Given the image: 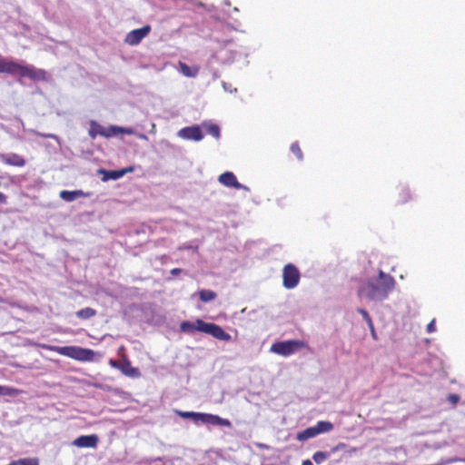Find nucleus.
Here are the masks:
<instances>
[{
	"label": "nucleus",
	"mask_w": 465,
	"mask_h": 465,
	"mask_svg": "<svg viewBox=\"0 0 465 465\" xmlns=\"http://www.w3.org/2000/svg\"><path fill=\"white\" fill-rule=\"evenodd\" d=\"M394 278L380 270L377 277L370 278L358 290L359 296H366L371 301H383L395 287Z\"/></svg>",
	"instance_id": "1"
},
{
	"label": "nucleus",
	"mask_w": 465,
	"mask_h": 465,
	"mask_svg": "<svg viewBox=\"0 0 465 465\" xmlns=\"http://www.w3.org/2000/svg\"><path fill=\"white\" fill-rule=\"evenodd\" d=\"M1 74L20 78H29L34 82H47V72L45 69L36 68L33 64H23L15 60L4 57L3 64L0 65Z\"/></svg>",
	"instance_id": "2"
},
{
	"label": "nucleus",
	"mask_w": 465,
	"mask_h": 465,
	"mask_svg": "<svg viewBox=\"0 0 465 465\" xmlns=\"http://www.w3.org/2000/svg\"><path fill=\"white\" fill-rule=\"evenodd\" d=\"M174 413L183 419L192 420L196 426L200 425H213L221 427H232V422L228 419H224L216 414L198 412V411H185L180 410H173Z\"/></svg>",
	"instance_id": "3"
},
{
	"label": "nucleus",
	"mask_w": 465,
	"mask_h": 465,
	"mask_svg": "<svg viewBox=\"0 0 465 465\" xmlns=\"http://www.w3.org/2000/svg\"><path fill=\"white\" fill-rule=\"evenodd\" d=\"M61 355L69 357L79 361H93L96 352L89 348L68 345L51 348Z\"/></svg>",
	"instance_id": "4"
},
{
	"label": "nucleus",
	"mask_w": 465,
	"mask_h": 465,
	"mask_svg": "<svg viewBox=\"0 0 465 465\" xmlns=\"http://www.w3.org/2000/svg\"><path fill=\"white\" fill-rule=\"evenodd\" d=\"M302 348H309V346L304 341L293 339L275 341L271 346L270 351L275 354L287 357Z\"/></svg>",
	"instance_id": "5"
},
{
	"label": "nucleus",
	"mask_w": 465,
	"mask_h": 465,
	"mask_svg": "<svg viewBox=\"0 0 465 465\" xmlns=\"http://www.w3.org/2000/svg\"><path fill=\"white\" fill-rule=\"evenodd\" d=\"M333 429V424L329 420H319L314 426L308 427L296 435V440L299 441H305L312 439L319 434L326 433Z\"/></svg>",
	"instance_id": "6"
},
{
	"label": "nucleus",
	"mask_w": 465,
	"mask_h": 465,
	"mask_svg": "<svg viewBox=\"0 0 465 465\" xmlns=\"http://www.w3.org/2000/svg\"><path fill=\"white\" fill-rule=\"evenodd\" d=\"M301 280V272L293 263H287L282 269V286L287 290H292L298 286Z\"/></svg>",
	"instance_id": "7"
},
{
	"label": "nucleus",
	"mask_w": 465,
	"mask_h": 465,
	"mask_svg": "<svg viewBox=\"0 0 465 465\" xmlns=\"http://www.w3.org/2000/svg\"><path fill=\"white\" fill-rule=\"evenodd\" d=\"M109 365L112 368L119 370L126 377L137 379L142 376L140 369L133 367L127 356H124L122 361L110 359Z\"/></svg>",
	"instance_id": "8"
},
{
	"label": "nucleus",
	"mask_w": 465,
	"mask_h": 465,
	"mask_svg": "<svg viewBox=\"0 0 465 465\" xmlns=\"http://www.w3.org/2000/svg\"><path fill=\"white\" fill-rule=\"evenodd\" d=\"M342 450L344 453H351L357 451V448H351L348 444L344 442H339L336 446L331 448L328 451H316L312 455V460L316 464H321L327 459H329L332 454Z\"/></svg>",
	"instance_id": "9"
},
{
	"label": "nucleus",
	"mask_w": 465,
	"mask_h": 465,
	"mask_svg": "<svg viewBox=\"0 0 465 465\" xmlns=\"http://www.w3.org/2000/svg\"><path fill=\"white\" fill-rule=\"evenodd\" d=\"M200 328L203 329V333L209 334L219 341H232V336L216 323L205 322L204 323L201 324Z\"/></svg>",
	"instance_id": "10"
},
{
	"label": "nucleus",
	"mask_w": 465,
	"mask_h": 465,
	"mask_svg": "<svg viewBox=\"0 0 465 465\" xmlns=\"http://www.w3.org/2000/svg\"><path fill=\"white\" fill-rule=\"evenodd\" d=\"M151 30L152 27L150 25H145L143 27L134 29L127 34L124 41L130 45H137L150 34Z\"/></svg>",
	"instance_id": "11"
},
{
	"label": "nucleus",
	"mask_w": 465,
	"mask_h": 465,
	"mask_svg": "<svg viewBox=\"0 0 465 465\" xmlns=\"http://www.w3.org/2000/svg\"><path fill=\"white\" fill-rule=\"evenodd\" d=\"M177 134L179 137H181L183 139L195 141V142H199V141L203 140V138L204 137V134L203 133L201 126H199L197 124L191 125V126H185V127L182 128L181 130H179Z\"/></svg>",
	"instance_id": "12"
},
{
	"label": "nucleus",
	"mask_w": 465,
	"mask_h": 465,
	"mask_svg": "<svg viewBox=\"0 0 465 465\" xmlns=\"http://www.w3.org/2000/svg\"><path fill=\"white\" fill-rule=\"evenodd\" d=\"M145 317V322L149 325L162 326L166 322V317L158 312L152 307L143 309Z\"/></svg>",
	"instance_id": "13"
},
{
	"label": "nucleus",
	"mask_w": 465,
	"mask_h": 465,
	"mask_svg": "<svg viewBox=\"0 0 465 465\" xmlns=\"http://www.w3.org/2000/svg\"><path fill=\"white\" fill-rule=\"evenodd\" d=\"M98 443L97 434L81 435L73 441V445L77 448H96Z\"/></svg>",
	"instance_id": "14"
},
{
	"label": "nucleus",
	"mask_w": 465,
	"mask_h": 465,
	"mask_svg": "<svg viewBox=\"0 0 465 465\" xmlns=\"http://www.w3.org/2000/svg\"><path fill=\"white\" fill-rule=\"evenodd\" d=\"M238 52L235 50L221 49L219 52L213 54L212 58L223 64H230L234 62Z\"/></svg>",
	"instance_id": "15"
},
{
	"label": "nucleus",
	"mask_w": 465,
	"mask_h": 465,
	"mask_svg": "<svg viewBox=\"0 0 465 465\" xmlns=\"http://www.w3.org/2000/svg\"><path fill=\"white\" fill-rule=\"evenodd\" d=\"M218 181L223 185L228 188L241 187L235 174L232 172L226 171L219 175Z\"/></svg>",
	"instance_id": "16"
},
{
	"label": "nucleus",
	"mask_w": 465,
	"mask_h": 465,
	"mask_svg": "<svg viewBox=\"0 0 465 465\" xmlns=\"http://www.w3.org/2000/svg\"><path fill=\"white\" fill-rule=\"evenodd\" d=\"M205 322L201 319H197L194 322H192L190 321H183L180 323V331L182 332L186 333H193L194 331L203 332V329L200 328L201 324L204 323Z\"/></svg>",
	"instance_id": "17"
},
{
	"label": "nucleus",
	"mask_w": 465,
	"mask_h": 465,
	"mask_svg": "<svg viewBox=\"0 0 465 465\" xmlns=\"http://www.w3.org/2000/svg\"><path fill=\"white\" fill-rule=\"evenodd\" d=\"M59 196L64 202L71 203L79 197L90 196V193H84L82 190H74V191L63 190L60 192Z\"/></svg>",
	"instance_id": "18"
},
{
	"label": "nucleus",
	"mask_w": 465,
	"mask_h": 465,
	"mask_svg": "<svg viewBox=\"0 0 465 465\" xmlns=\"http://www.w3.org/2000/svg\"><path fill=\"white\" fill-rule=\"evenodd\" d=\"M97 174L102 175L101 180L104 183L109 182V181H117L121 179V174L119 172V169L115 170H107L104 168H99L97 170Z\"/></svg>",
	"instance_id": "19"
},
{
	"label": "nucleus",
	"mask_w": 465,
	"mask_h": 465,
	"mask_svg": "<svg viewBox=\"0 0 465 465\" xmlns=\"http://www.w3.org/2000/svg\"><path fill=\"white\" fill-rule=\"evenodd\" d=\"M2 157L6 164L12 166L22 167L25 164V160L16 153L3 154Z\"/></svg>",
	"instance_id": "20"
},
{
	"label": "nucleus",
	"mask_w": 465,
	"mask_h": 465,
	"mask_svg": "<svg viewBox=\"0 0 465 465\" xmlns=\"http://www.w3.org/2000/svg\"><path fill=\"white\" fill-rule=\"evenodd\" d=\"M89 124L90 128L88 131V134L92 139H94L97 135H101L104 137L105 127L101 125L95 120H90Z\"/></svg>",
	"instance_id": "21"
},
{
	"label": "nucleus",
	"mask_w": 465,
	"mask_h": 465,
	"mask_svg": "<svg viewBox=\"0 0 465 465\" xmlns=\"http://www.w3.org/2000/svg\"><path fill=\"white\" fill-rule=\"evenodd\" d=\"M198 295H199L200 301L203 302H205V303L215 300L217 297V293L214 291L209 290V289L200 290L198 292Z\"/></svg>",
	"instance_id": "22"
},
{
	"label": "nucleus",
	"mask_w": 465,
	"mask_h": 465,
	"mask_svg": "<svg viewBox=\"0 0 465 465\" xmlns=\"http://www.w3.org/2000/svg\"><path fill=\"white\" fill-rule=\"evenodd\" d=\"M358 311L362 315L363 319L366 321L367 326L370 328L371 337L373 338V340L377 341L378 336L375 331L374 324L372 322V320H371L369 312L365 309H359Z\"/></svg>",
	"instance_id": "23"
},
{
	"label": "nucleus",
	"mask_w": 465,
	"mask_h": 465,
	"mask_svg": "<svg viewBox=\"0 0 465 465\" xmlns=\"http://www.w3.org/2000/svg\"><path fill=\"white\" fill-rule=\"evenodd\" d=\"M181 73L187 77H195L199 69L195 66H190L185 63H179Z\"/></svg>",
	"instance_id": "24"
},
{
	"label": "nucleus",
	"mask_w": 465,
	"mask_h": 465,
	"mask_svg": "<svg viewBox=\"0 0 465 465\" xmlns=\"http://www.w3.org/2000/svg\"><path fill=\"white\" fill-rule=\"evenodd\" d=\"M97 313L96 310L91 308V307H85L76 312V316L79 319L87 320L91 317L95 316Z\"/></svg>",
	"instance_id": "25"
},
{
	"label": "nucleus",
	"mask_w": 465,
	"mask_h": 465,
	"mask_svg": "<svg viewBox=\"0 0 465 465\" xmlns=\"http://www.w3.org/2000/svg\"><path fill=\"white\" fill-rule=\"evenodd\" d=\"M206 133L212 136H213L215 139L221 138V128L216 124H210L206 126Z\"/></svg>",
	"instance_id": "26"
},
{
	"label": "nucleus",
	"mask_w": 465,
	"mask_h": 465,
	"mask_svg": "<svg viewBox=\"0 0 465 465\" xmlns=\"http://www.w3.org/2000/svg\"><path fill=\"white\" fill-rule=\"evenodd\" d=\"M9 465H39V461L36 458H23L12 461Z\"/></svg>",
	"instance_id": "27"
},
{
	"label": "nucleus",
	"mask_w": 465,
	"mask_h": 465,
	"mask_svg": "<svg viewBox=\"0 0 465 465\" xmlns=\"http://www.w3.org/2000/svg\"><path fill=\"white\" fill-rule=\"evenodd\" d=\"M290 150L297 157L299 161L303 160V153L298 142H293L291 144Z\"/></svg>",
	"instance_id": "28"
},
{
	"label": "nucleus",
	"mask_w": 465,
	"mask_h": 465,
	"mask_svg": "<svg viewBox=\"0 0 465 465\" xmlns=\"http://www.w3.org/2000/svg\"><path fill=\"white\" fill-rule=\"evenodd\" d=\"M119 134V126L118 125H109L105 128L104 137L111 138Z\"/></svg>",
	"instance_id": "29"
},
{
	"label": "nucleus",
	"mask_w": 465,
	"mask_h": 465,
	"mask_svg": "<svg viewBox=\"0 0 465 465\" xmlns=\"http://www.w3.org/2000/svg\"><path fill=\"white\" fill-rule=\"evenodd\" d=\"M400 196H401V203H407L409 200L411 199V190L408 186L404 185L401 187V192L400 193Z\"/></svg>",
	"instance_id": "30"
},
{
	"label": "nucleus",
	"mask_w": 465,
	"mask_h": 465,
	"mask_svg": "<svg viewBox=\"0 0 465 465\" xmlns=\"http://www.w3.org/2000/svg\"><path fill=\"white\" fill-rule=\"evenodd\" d=\"M163 457H156V458L144 457V458L141 459V460L138 463L139 464L151 465L153 462L163 461Z\"/></svg>",
	"instance_id": "31"
},
{
	"label": "nucleus",
	"mask_w": 465,
	"mask_h": 465,
	"mask_svg": "<svg viewBox=\"0 0 465 465\" xmlns=\"http://www.w3.org/2000/svg\"><path fill=\"white\" fill-rule=\"evenodd\" d=\"M447 401L452 404V405H456L460 401V396L459 394H456V393H450L447 397Z\"/></svg>",
	"instance_id": "32"
},
{
	"label": "nucleus",
	"mask_w": 465,
	"mask_h": 465,
	"mask_svg": "<svg viewBox=\"0 0 465 465\" xmlns=\"http://www.w3.org/2000/svg\"><path fill=\"white\" fill-rule=\"evenodd\" d=\"M181 273H183L184 275H188V272L183 269H181V268H173L170 271V274L173 277L178 276Z\"/></svg>",
	"instance_id": "33"
},
{
	"label": "nucleus",
	"mask_w": 465,
	"mask_h": 465,
	"mask_svg": "<svg viewBox=\"0 0 465 465\" xmlns=\"http://www.w3.org/2000/svg\"><path fill=\"white\" fill-rule=\"evenodd\" d=\"M134 131L131 127L119 126V134H134Z\"/></svg>",
	"instance_id": "34"
},
{
	"label": "nucleus",
	"mask_w": 465,
	"mask_h": 465,
	"mask_svg": "<svg viewBox=\"0 0 465 465\" xmlns=\"http://www.w3.org/2000/svg\"><path fill=\"white\" fill-rule=\"evenodd\" d=\"M134 171V166H127L125 168L119 169L121 177H124L125 174L129 173H133Z\"/></svg>",
	"instance_id": "35"
},
{
	"label": "nucleus",
	"mask_w": 465,
	"mask_h": 465,
	"mask_svg": "<svg viewBox=\"0 0 465 465\" xmlns=\"http://www.w3.org/2000/svg\"><path fill=\"white\" fill-rule=\"evenodd\" d=\"M12 389L7 386L0 385V395H11Z\"/></svg>",
	"instance_id": "36"
},
{
	"label": "nucleus",
	"mask_w": 465,
	"mask_h": 465,
	"mask_svg": "<svg viewBox=\"0 0 465 465\" xmlns=\"http://www.w3.org/2000/svg\"><path fill=\"white\" fill-rule=\"evenodd\" d=\"M435 330H436L435 319H433L430 322L428 323V325L426 327V331L428 333H431V332L435 331Z\"/></svg>",
	"instance_id": "37"
},
{
	"label": "nucleus",
	"mask_w": 465,
	"mask_h": 465,
	"mask_svg": "<svg viewBox=\"0 0 465 465\" xmlns=\"http://www.w3.org/2000/svg\"><path fill=\"white\" fill-rule=\"evenodd\" d=\"M97 387H98L99 390H102L104 391H113L112 386H110L108 384H105V383H103L101 385H97Z\"/></svg>",
	"instance_id": "38"
},
{
	"label": "nucleus",
	"mask_w": 465,
	"mask_h": 465,
	"mask_svg": "<svg viewBox=\"0 0 465 465\" xmlns=\"http://www.w3.org/2000/svg\"><path fill=\"white\" fill-rule=\"evenodd\" d=\"M38 135L42 136V137H48V138H53L54 140H59V136L56 135V134H40V133H37Z\"/></svg>",
	"instance_id": "39"
},
{
	"label": "nucleus",
	"mask_w": 465,
	"mask_h": 465,
	"mask_svg": "<svg viewBox=\"0 0 465 465\" xmlns=\"http://www.w3.org/2000/svg\"><path fill=\"white\" fill-rule=\"evenodd\" d=\"M7 203V195L0 192V204H6Z\"/></svg>",
	"instance_id": "40"
},
{
	"label": "nucleus",
	"mask_w": 465,
	"mask_h": 465,
	"mask_svg": "<svg viewBox=\"0 0 465 465\" xmlns=\"http://www.w3.org/2000/svg\"><path fill=\"white\" fill-rule=\"evenodd\" d=\"M103 384L102 382H99L97 381H89L87 382V385L90 386V387H94L95 389H98L97 385H101Z\"/></svg>",
	"instance_id": "41"
},
{
	"label": "nucleus",
	"mask_w": 465,
	"mask_h": 465,
	"mask_svg": "<svg viewBox=\"0 0 465 465\" xmlns=\"http://www.w3.org/2000/svg\"><path fill=\"white\" fill-rule=\"evenodd\" d=\"M223 88H224V90H225V91H230V92H232V90L230 89V88H231V86H232V85H231V84H228V83H226V82H223Z\"/></svg>",
	"instance_id": "42"
},
{
	"label": "nucleus",
	"mask_w": 465,
	"mask_h": 465,
	"mask_svg": "<svg viewBox=\"0 0 465 465\" xmlns=\"http://www.w3.org/2000/svg\"><path fill=\"white\" fill-rule=\"evenodd\" d=\"M137 137L142 140H148V136L145 134H138Z\"/></svg>",
	"instance_id": "43"
},
{
	"label": "nucleus",
	"mask_w": 465,
	"mask_h": 465,
	"mask_svg": "<svg viewBox=\"0 0 465 465\" xmlns=\"http://www.w3.org/2000/svg\"><path fill=\"white\" fill-rule=\"evenodd\" d=\"M240 186L241 187H235L234 189H242V190H245V191H250V188L242 183H240Z\"/></svg>",
	"instance_id": "44"
},
{
	"label": "nucleus",
	"mask_w": 465,
	"mask_h": 465,
	"mask_svg": "<svg viewBox=\"0 0 465 465\" xmlns=\"http://www.w3.org/2000/svg\"><path fill=\"white\" fill-rule=\"evenodd\" d=\"M302 465H313L312 461L311 460H304L302 462Z\"/></svg>",
	"instance_id": "45"
},
{
	"label": "nucleus",
	"mask_w": 465,
	"mask_h": 465,
	"mask_svg": "<svg viewBox=\"0 0 465 465\" xmlns=\"http://www.w3.org/2000/svg\"><path fill=\"white\" fill-rule=\"evenodd\" d=\"M213 79H217V78H219V77H220L219 73H218L217 71L213 72Z\"/></svg>",
	"instance_id": "46"
},
{
	"label": "nucleus",
	"mask_w": 465,
	"mask_h": 465,
	"mask_svg": "<svg viewBox=\"0 0 465 465\" xmlns=\"http://www.w3.org/2000/svg\"><path fill=\"white\" fill-rule=\"evenodd\" d=\"M198 6L204 8V7H205V5H204L203 3H201V2H200V3L198 4Z\"/></svg>",
	"instance_id": "47"
},
{
	"label": "nucleus",
	"mask_w": 465,
	"mask_h": 465,
	"mask_svg": "<svg viewBox=\"0 0 465 465\" xmlns=\"http://www.w3.org/2000/svg\"><path fill=\"white\" fill-rule=\"evenodd\" d=\"M232 39H228V40H225V41H224V44H225V45H227V44H230V43H232Z\"/></svg>",
	"instance_id": "48"
},
{
	"label": "nucleus",
	"mask_w": 465,
	"mask_h": 465,
	"mask_svg": "<svg viewBox=\"0 0 465 465\" xmlns=\"http://www.w3.org/2000/svg\"><path fill=\"white\" fill-rule=\"evenodd\" d=\"M457 460H459V459L455 458V459L450 460V461H448L447 463H450V462H452V461H457Z\"/></svg>",
	"instance_id": "49"
},
{
	"label": "nucleus",
	"mask_w": 465,
	"mask_h": 465,
	"mask_svg": "<svg viewBox=\"0 0 465 465\" xmlns=\"http://www.w3.org/2000/svg\"><path fill=\"white\" fill-rule=\"evenodd\" d=\"M339 461H340V460H337L331 461V463H332L331 465H335V464L339 463Z\"/></svg>",
	"instance_id": "50"
},
{
	"label": "nucleus",
	"mask_w": 465,
	"mask_h": 465,
	"mask_svg": "<svg viewBox=\"0 0 465 465\" xmlns=\"http://www.w3.org/2000/svg\"><path fill=\"white\" fill-rule=\"evenodd\" d=\"M260 446H261L262 448H268V446H267V445H265V444H261Z\"/></svg>",
	"instance_id": "51"
},
{
	"label": "nucleus",
	"mask_w": 465,
	"mask_h": 465,
	"mask_svg": "<svg viewBox=\"0 0 465 465\" xmlns=\"http://www.w3.org/2000/svg\"><path fill=\"white\" fill-rule=\"evenodd\" d=\"M262 465H278V464H262Z\"/></svg>",
	"instance_id": "52"
}]
</instances>
